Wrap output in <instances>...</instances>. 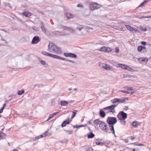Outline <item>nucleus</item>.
Masks as SVG:
<instances>
[{
	"instance_id": "f257e3e1",
	"label": "nucleus",
	"mask_w": 151,
	"mask_h": 151,
	"mask_svg": "<svg viewBox=\"0 0 151 151\" xmlns=\"http://www.w3.org/2000/svg\"><path fill=\"white\" fill-rule=\"evenodd\" d=\"M48 50L50 52L57 54L62 53L61 49L52 43H50L48 46Z\"/></svg>"
},
{
	"instance_id": "f03ea898",
	"label": "nucleus",
	"mask_w": 151,
	"mask_h": 151,
	"mask_svg": "<svg viewBox=\"0 0 151 151\" xmlns=\"http://www.w3.org/2000/svg\"><path fill=\"white\" fill-rule=\"evenodd\" d=\"M42 53L44 55L47 56H49L54 58L57 59L61 60H65V58L61 57L57 55H54L48 52L45 51H42Z\"/></svg>"
},
{
	"instance_id": "7ed1b4c3",
	"label": "nucleus",
	"mask_w": 151,
	"mask_h": 151,
	"mask_svg": "<svg viewBox=\"0 0 151 151\" xmlns=\"http://www.w3.org/2000/svg\"><path fill=\"white\" fill-rule=\"evenodd\" d=\"M100 7V5L96 3L92 2L90 5V8L92 11L98 9Z\"/></svg>"
},
{
	"instance_id": "20e7f679",
	"label": "nucleus",
	"mask_w": 151,
	"mask_h": 151,
	"mask_svg": "<svg viewBox=\"0 0 151 151\" xmlns=\"http://www.w3.org/2000/svg\"><path fill=\"white\" fill-rule=\"evenodd\" d=\"M107 121L109 124L112 125L116 123L117 120L115 117H109L107 119Z\"/></svg>"
},
{
	"instance_id": "39448f33",
	"label": "nucleus",
	"mask_w": 151,
	"mask_h": 151,
	"mask_svg": "<svg viewBox=\"0 0 151 151\" xmlns=\"http://www.w3.org/2000/svg\"><path fill=\"white\" fill-rule=\"evenodd\" d=\"M127 114L123 111H120L117 115L119 119H125L127 118Z\"/></svg>"
},
{
	"instance_id": "423d86ee",
	"label": "nucleus",
	"mask_w": 151,
	"mask_h": 151,
	"mask_svg": "<svg viewBox=\"0 0 151 151\" xmlns=\"http://www.w3.org/2000/svg\"><path fill=\"white\" fill-rule=\"evenodd\" d=\"M126 99L125 98L117 99L115 98L111 100V102L112 103H114L116 102L119 103H123L125 102Z\"/></svg>"
},
{
	"instance_id": "0eeeda50",
	"label": "nucleus",
	"mask_w": 151,
	"mask_h": 151,
	"mask_svg": "<svg viewBox=\"0 0 151 151\" xmlns=\"http://www.w3.org/2000/svg\"><path fill=\"white\" fill-rule=\"evenodd\" d=\"M116 105H113L111 106L106 107L104 109L106 110H109V111L112 113H115V108L116 107Z\"/></svg>"
},
{
	"instance_id": "6e6552de",
	"label": "nucleus",
	"mask_w": 151,
	"mask_h": 151,
	"mask_svg": "<svg viewBox=\"0 0 151 151\" xmlns=\"http://www.w3.org/2000/svg\"><path fill=\"white\" fill-rule=\"evenodd\" d=\"M126 27L129 31L133 33L134 32L136 33L138 31V30L137 28L132 27L130 25H126Z\"/></svg>"
},
{
	"instance_id": "1a4fd4ad",
	"label": "nucleus",
	"mask_w": 151,
	"mask_h": 151,
	"mask_svg": "<svg viewBox=\"0 0 151 151\" xmlns=\"http://www.w3.org/2000/svg\"><path fill=\"white\" fill-rule=\"evenodd\" d=\"M99 50L101 52H108L112 51L110 47L105 46H103Z\"/></svg>"
},
{
	"instance_id": "9d476101",
	"label": "nucleus",
	"mask_w": 151,
	"mask_h": 151,
	"mask_svg": "<svg viewBox=\"0 0 151 151\" xmlns=\"http://www.w3.org/2000/svg\"><path fill=\"white\" fill-rule=\"evenodd\" d=\"M99 127L101 129L106 132H107L108 127L106 124L103 122L101 124L99 125Z\"/></svg>"
},
{
	"instance_id": "9b49d317",
	"label": "nucleus",
	"mask_w": 151,
	"mask_h": 151,
	"mask_svg": "<svg viewBox=\"0 0 151 151\" xmlns=\"http://www.w3.org/2000/svg\"><path fill=\"white\" fill-rule=\"evenodd\" d=\"M64 55L67 57H70L71 58H76V55L72 53H64Z\"/></svg>"
},
{
	"instance_id": "f8f14e48",
	"label": "nucleus",
	"mask_w": 151,
	"mask_h": 151,
	"mask_svg": "<svg viewBox=\"0 0 151 151\" xmlns=\"http://www.w3.org/2000/svg\"><path fill=\"white\" fill-rule=\"evenodd\" d=\"M40 40L39 37L35 36L32 40V43L34 44H37Z\"/></svg>"
},
{
	"instance_id": "ddd939ff",
	"label": "nucleus",
	"mask_w": 151,
	"mask_h": 151,
	"mask_svg": "<svg viewBox=\"0 0 151 151\" xmlns=\"http://www.w3.org/2000/svg\"><path fill=\"white\" fill-rule=\"evenodd\" d=\"M47 131L45 132L43 134L40 135L38 136L37 137L35 138V139H39L43 137H45L46 136H49L50 135V134L47 133Z\"/></svg>"
},
{
	"instance_id": "4468645a",
	"label": "nucleus",
	"mask_w": 151,
	"mask_h": 151,
	"mask_svg": "<svg viewBox=\"0 0 151 151\" xmlns=\"http://www.w3.org/2000/svg\"><path fill=\"white\" fill-rule=\"evenodd\" d=\"M102 122V121H100L99 119H97L94 121L93 123L96 126H98L99 125H100Z\"/></svg>"
},
{
	"instance_id": "2eb2a0df",
	"label": "nucleus",
	"mask_w": 151,
	"mask_h": 151,
	"mask_svg": "<svg viewBox=\"0 0 151 151\" xmlns=\"http://www.w3.org/2000/svg\"><path fill=\"white\" fill-rule=\"evenodd\" d=\"M148 59L145 58H140L138 59V61L141 63L142 62H147L148 61Z\"/></svg>"
},
{
	"instance_id": "dca6fc26",
	"label": "nucleus",
	"mask_w": 151,
	"mask_h": 151,
	"mask_svg": "<svg viewBox=\"0 0 151 151\" xmlns=\"http://www.w3.org/2000/svg\"><path fill=\"white\" fill-rule=\"evenodd\" d=\"M104 69L108 70H113V68L111 66L106 64L105 67H104Z\"/></svg>"
},
{
	"instance_id": "f3484780",
	"label": "nucleus",
	"mask_w": 151,
	"mask_h": 151,
	"mask_svg": "<svg viewBox=\"0 0 151 151\" xmlns=\"http://www.w3.org/2000/svg\"><path fill=\"white\" fill-rule=\"evenodd\" d=\"M142 13H137L136 14V17H138L140 19L141 18H149L151 17H145L144 16H140V15H141Z\"/></svg>"
},
{
	"instance_id": "a211bd4d",
	"label": "nucleus",
	"mask_w": 151,
	"mask_h": 151,
	"mask_svg": "<svg viewBox=\"0 0 151 151\" xmlns=\"http://www.w3.org/2000/svg\"><path fill=\"white\" fill-rule=\"evenodd\" d=\"M68 104V102L65 100L62 101H60V105L61 106H67Z\"/></svg>"
},
{
	"instance_id": "6ab92c4d",
	"label": "nucleus",
	"mask_w": 151,
	"mask_h": 151,
	"mask_svg": "<svg viewBox=\"0 0 151 151\" xmlns=\"http://www.w3.org/2000/svg\"><path fill=\"white\" fill-rule=\"evenodd\" d=\"M67 30L72 33H74L76 32L75 31L74 29H73L71 27H68Z\"/></svg>"
},
{
	"instance_id": "aec40b11",
	"label": "nucleus",
	"mask_w": 151,
	"mask_h": 151,
	"mask_svg": "<svg viewBox=\"0 0 151 151\" xmlns=\"http://www.w3.org/2000/svg\"><path fill=\"white\" fill-rule=\"evenodd\" d=\"M118 66L121 68L123 69H126L127 65L122 64H118Z\"/></svg>"
},
{
	"instance_id": "412c9836",
	"label": "nucleus",
	"mask_w": 151,
	"mask_h": 151,
	"mask_svg": "<svg viewBox=\"0 0 151 151\" xmlns=\"http://www.w3.org/2000/svg\"><path fill=\"white\" fill-rule=\"evenodd\" d=\"M100 114L102 117H104L106 116L105 112L103 110H101L100 111Z\"/></svg>"
},
{
	"instance_id": "4be33fe9",
	"label": "nucleus",
	"mask_w": 151,
	"mask_h": 151,
	"mask_svg": "<svg viewBox=\"0 0 151 151\" xmlns=\"http://www.w3.org/2000/svg\"><path fill=\"white\" fill-rule=\"evenodd\" d=\"M6 137L5 134L4 133L2 132H0V139L2 138H4Z\"/></svg>"
},
{
	"instance_id": "5701e85b",
	"label": "nucleus",
	"mask_w": 151,
	"mask_h": 151,
	"mask_svg": "<svg viewBox=\"0 0 151 151\" xmlns=\"http://www.w3.org/2000/svg\"><path fill=\"white\" fill-rule=\"evenodd\" d=\"M69 123V121H65L63 122L61 125L62 127H63L66 126V124Z\"/></svg>"
},
{
	"instance_id": "b1692460",
	"label": "nucleus",
	"mask_w": 151,
	"mask_h": 151,
	"mask_svg": "<svg viewBox=\"0 0 151 151\" xmlns=\"http://www.w3.org/2000/svg\"><path fill=\"white\" fill-rule=\"evenodd\" d=\"M110 129L112 132V133L114 134H115V131L114 129V126L113 124L110 125Z\"/></svg>"
},
{
	"instance_id": "393cba45",
	"label": "nucleus",
	"mask_w": 151,
	"mask_h": 151,
	"mask_svg": "<svg viewBox=\"0 0 151 151\" xmlns=\"http://www.w3.org/2000/svg\"><path fill=\"white\" fill-rule=\"evenodd\" d=\"M95 136V135L92 132H91L87 136L88 138L89 139L92 138Z\"/></svg>"
},
{
	"instance_id": "a878e982",
	"label": "nucleus",
	"mask_w": 151,
	"mask_h": 151,
	"mask_svg": "<svg viewBox=\"0 0 151 151\" xmlns=\"http://www.w3.org/2000/svg\"><path fill=\"white\" fill-rule=\"evenodd\" d=\"M23 14L26 17H29L31 15V13L29 12H24Z\"/></svg>"
},
{
	"instance_id": "bb28decb",
	"label": "nucleus",
	"mask_w": 151,
	"mask_h": 151,
	"mask_svg": "<svg viewBox=\"0 0 151 151\" xmlns=\"http://www.w3.org/2000/svg\"><path fill=\"white\" fill-rule=\"evenodd\" d=\"M139 124L138 122L136 121L132 122V125L134 127H136L139 125Z\"/></svg>"
},
{
	"instance_id": "cd10ccee",
	"label": "nucleus",
	"mask_w": 151,
	"mask_h": 151,
	"mask_svg": "<svg viewBox=\"0 0 151 151\" xmlns=\"http://www.w3.org/2000/svg\"><path fill=\"white\" fill-rule=\"evenodd\" d=\"M120 120V122L122 125H125L126 124V121L125 119H119Z\"/></svg>"
},
{
	"instance_id": "c85d7f7f",
	"label": "nucleus",
	"mask_w": 151,
	"mask_h": 151,
	"mask_svg": "<svg viewBox=\"0 0 151 151\" xmlns=\"http://www.w3.org/2000/svg\"><path fill=\"white\" fill-rule=\"evenodd\" d=\"M126 68V70H129L130 71L134 72L135 71L133 69L131 68L130 67H129V66H128L127 65V66Z\"/></svg>"
},
{
	"instance_id": "c756f323",
	"label": "nucleus",
	"mask_w": 151,
	"mask_h": 151,
	"mask_svg": "<svg viewBox=\"0 0 151 151\" xmlns=\"http://www.w3.org/2000/svg\"><path fill=\"white\" fill-rule=\"evenodd\" d=\"M66 16L68 19H70L73 17V15L70 13H67L66 14Z\"/></svg>"
},
{
	"instance_id": "7c9ffc66",
	"label": "nucleus",
	"mask_w": 151,
	"mask_h": 151,
	"mask_svg": "<svg viewBox=\"0 0 151 151\" xmlns=\"http://www.w3.org/2000/svg\"><path fill=\"white\" fill-rule=\"evenodd\" d=\"M24 92V90L23 89L21 91H17V94L18 95H22Z\"/></svg>"
},
{
	"instance_id": "2f4dec72",
	"label": "nucleus",
	"mask_w": 151,
	"mask_h": 151,
	"mask_svg": "<svg viewBox=\"0 0 151 151\" xmlns=\"http://www.w3.org/2000/svg\"><path fill=\"white\" fill-rule=\"evenodd\" d=\"M137 49L139 52H141L143 50V46L141 45H139Z\"/></svg>"
},
{
	"instance_id": "473e14b6",
	"label": "nucleus",
	"mask_w": 151,
	"mask_h": 151,
	"mask_svg": "<svg viewBox=\"0 0 151 151\" xmlns=\"http://www.w3.org/2000/svg\"><path fill=\"white\" fill-rule=\"evenodd\" d=\"M77 112V111L76 110H74L73 111L71 117V118H73L74 117Z\"/></svg>"
},
{
	"instance_id": "72a5a7b5",
	"label": "nucleus",
	"mask_w": 151,
	"mask_h": 151,
	"mask_svg": "<svg viewBox=\"0 0 151 151\" xmlns=\"http://www.w3.org/2000/svg\"><path fill=\"white\" fill-rule=\"evenodd\" d=\"M148 2V1H145L144 2L142 3L139 6V7L142 6L145 3H147Z\"/></svg>"
},
{
	"instance_id": "f704fd0d",
	"label": "nucleus",
	"mask_w": 151,
	"mask_h": 151,
	"mask_svg": "<svg viewBox=\"0 0 151 151\" xmlns=\"http://www.w3.org/2000/svg\"><path fill=\"white\" fill-rule=\"evenodd\" d=\"M39 60L40 62L43 65H45L46 64V62L45 61L42 60L40 58L39 59Z\"/></svg>"
},
{
	"instance_id": "c9c22d12",
	"label": "nucleus",
	"mask_w": 151,
	"mask_h": 151,
	"mask_svg": "<svg viewBox=\"0 0 151 151\" xmlns=\"http://www.w3.org/2000/svg\"><path fill=\"white\" fill-rule=\"evenodd\" d=\"M65 132L68 134H71L73 133V131L72 130H66L65 131Z\"/></svg>"
},
{
	"instance_id": "e433bc0d",
	"label": "nucleus",
	"mask_w": 151,
	"mask_h": 151,
	"mask_svg": "<svg viewBox=\"0 0 151 151\" xmlns=\"http://www.w3.org/2000/svg\"><path fill=\"white\" fill-rule=\"evenodd\" d=\"M41 28L42 30V32H44V33H45V32H46V29H45L44 27L43 26V25L41 26Z\"/></svg>"
},
{
	"instance_id": "4c0bfd02",
	"label": "nucleus",
	"mask_w": 151,
	"mask_h": 151,
	"mask_svg": "<svg viewBox=\"0 0 151 151\" xmlns=\"http://www.w3.org/2000/svg\"><path fill=\"white\" fill-rule=\"evenodd\" d=\"M68 27L65 26H61V28L64 30H67Z\"/></svg>"
},
{
	"instance_id": "58836bf2",
	"label": "nucleus",
	"mask_w": 151,
	"mask_h": 151,
	"mask_svg": "<svg viewBox=\"0 0 151 151\" xmlns=\"http://www.w3.org/2000/svg\"><path fill=\"white\" fill-rule=\"evenodd\" d=\"M96 145L100 146H102L104 144V143L99 142H96Z\"/></svg>"
},
{
	"instance_id": "ea45409f",
	"label": "nucleus",
	"mask_w": 151,
	"mask_h": 151,
	"mask_svg": "<svg viewBox=\"0 0 151 151\" xmlns=\"http://www.w3.org/2000/svg\"><path fill=\"white\" fill-rule=\"evenodd\" d=\"M125 88H126L127 89L129 90L133 91V88L132 87H129V86H127Z\"/></svg>"
},
{
	"instance_id": "a19ab883",
	"label": "nucleus",
	"mask_w": 151,
	"mask_h": 151,
	"mask_svg": "<svg viewBox=\"0 0 151 151\" xmlns=\"http://www.w3.org/2000/svg\"><path fill=\"white\" fill-rule=\"evenodd\" d=\"M83 28V27L82 26L80 25L79 27H77L76 28V29H78L79 31H80Z\"/></svg>"
},
{
	"instance_id": "79ce46f5",
	"label": "nucleus",
	"mask_w": 151,
	"mask_h": 151,
	"mask_svg": "<svg viewBox=\"0 0 151 151\" xmlns=\"http://www.w3.org/2000/svg\"><path fill=\"white\" fill-rule=\"evenodd\" d=\"M84 126L83 125H75L73 127L74 128H78L79 127H83Z\"/></svg>"
},
{
	"instance_id": "37998d69",
	"label": "nucleus",
	"mask_w": 151,
	"mask_h": 151,
	"mask_svg": "<svg viewBox=\"0 0 151 151\" xmlns=\"http://www.w3.org/2000/svg\"><path fill=\"white\" fill-rule=\"evenodd\" d=\"M53 114H50V115H49V116L48 117V119L47 120V121H48L49 120H50V119L52 118L53 117Z\"/></svg>"
},
{
	"instance_id": "c03bdc74",
	"label": "nucleus",
	"mask_w": 151,
	"mask_h": 151,
	"mask_svg": "<svg viewBox=\"0 0 151 151\" xmlns=\"http://www.w3.org/2000/svg\"><path fill=\"white\" fill-rule=\"evenodd\" d=\"M126 93H127V94H132L134 93V91H130L128 90L126 91Z\"/></svg>"
},
{
	"instance_id": "a18cd8bd",
	"label": "nucleus",
	"mask_w": 151,
	"mask_h": 151,
	"mask_svg": "<svg viewBox=\"0 0 151 151\" xmlns=\"http://www.w3.org/2000/svg\"><path fill=\"white\" fill-rule=\"evenodd\" d=\"M140 29H141L143 31V32H145L147 30V29L146 28H144L142 27H140Z\"/></svg>"
},
{
	"instance_id": "49530a36",
	"label": "nucleus",
	"mask_w": 151,
	"mask_h": 151,
	"mask_svg": "<svg viewBox=\"0 0 151 151\" xmlns=\"http://www.w3.org/2000/svg\"><path fill=\"white\" fill-rule=\"evenodd\" d=\"M119 50L118 47H116L115 49V52L116 53H118L119 52Z\"/></svg>"
},
{
	"instance_id": "de8ad7c7",
	"label": "nucleus",
	"mask_w": 151,
	"mask_h": 151,
	"mask_svg": "<svg viewBox=\"0 0 151 151\" xmlns=\"http://www.w3.org/2000/svg\"><path fill=\"white\" fill-rule=\"evenodd\" d=\"M93 149L91 148L90 147L88 149H87L86 150V151H93Z\"/></svg>"
},
{
	"instance_id": "09e8293b",
	"label": "nucleus",
	"mask_w": 151,
	"mask_h": 151,
	"mask_svg": "<svg viewBox=\"0 0 151 151\" xmlns=\"http://www.w3.org/2000/svg\"><path fill=\"white\" fill-rule=\"evenodd\" d=\"M106 64L104 63H101V64L100 65L103 68H104V67L105 66V65Z\"/></svg>"
},
{
	"instance_id": "8fccbe9b",
	"label": "nucleus",
	"mask_w": 151,
	"mask_h": 151,
	"mask_svg": "<svg viewBox=\"0 0 151 151\" xmlns=\"http://www.w3.org/2000/svg\"><path fill=\"white\" fill-rule=\"evenodd\" d=\"M77 6L78 7H80L81 8L83 7V5L81 4H79L77 5Z\"/></svg>"
},
{
	"instance_id": "3c124183",
	"label": "nucleus",
	"mask_w": 151,
	"mask_h": 151,
	"mask_svg": "<svg viewBox=\"0 0 151 151\" xmlns=\"http://www.w3.org/2000/svg\"><path fill=\"white\" fill-rule=\"evenodd\" d=\"M65 60H66L67 61H68L70 62H71L73 63H75V62L73 61V60H66L65 58Z\"/></svg>"
},
{
	"instance_id": "603ef678",
	"label": "nucleus",
	"mask_w": 151,
	"mask_h": 151,
	"mask_svg": "<svg viewBox=\"0 0 151 151\" xmlns=\"http://www.w3.org/2000/svg\"><path fill=\"white\" fill-rule=\"evenodd\" d=\"M141 44L143 45H145L146 44V42H145L142 41L141 42Z\"/></svg>"
},
{
	"instance_id": "864d4df0",
	"label": "nucleus",
	"mask_w": 151,
	"mask_h": 151,
	"mask_svg": "<svg viewBox=\"0 0 151 151\" xmlns=\"http://www.w3.org/2000/svg\"><path fill=\"white\" fill-rule=\"evenodd\" d=\"M4 109V107H2L0 109V113H1L3 112V110Z\"/></svg>"
},
{
	"instance_id": "5fc2aeb1",
	"label": "nucleus",
	"mask_w": 151,
	"mask_h": 151,
	"mask_svg": "<svg viewBox=\"0 0 151 151\" xmlns=\"http://www.w3.org/2000/svg\"><path fill=\"white\" fill-rule=\"evenodd\" d=\"M119 92H123L124 93H126V91H124V90H119Z\"/></svg>"
},
{
	"instance_id": "6e6d98bb",
	"label": "nucleus",
	"mask_w": 151,
	"mask_h": 151,
	"mask_svg": "<svg viewBox=\"0 0 151 151\" xmlns=\"http://www.w3.org/2000/svg\"><path fill=\"white\" fill-rule=\"evenodd\" d=\"M58 112H55L53 114H52L53 115V116H55V115H57L58 113Z\"/></svg>"
},
{
	"instance_id": "4d7b16f0",
	"label": "nucleus",
	"mask_w": 151,
	"mask_h": 151,
	"mask_svg": "<svg viewBox=\"0 0 151 151\" xmlns=\"http://www.w3.org/2000/svg\"><path fill=\"white\" fill-rule=\"evenodd\" d=\"M55 99H53L52 100L51 103H55Z\"/></svg>"
},
{
	"instance_id": "13d9d810",
	"label": "nucleus",
	"mask_w": 151,
	"mask_h": 151,
	"mask_svg": "<svg viewBox=\"0 0 151 151\" xmlns=\"http://www.w3.org/2000/svg\"><path fill=\"white\" fill-rule=\"evenodd\" d=\"M124 141L126 142H128L129 140L128 139H125Z\"/></svg>"
},
{
	"instance_id": "bf43d9fd",
	"label": "nucleus",
	"mask_w": 151,
	"mask_h": 151,
	"mask_svg": "<svg viewBox=\"0 0 151 151\" xmlns=\"http://www.w3.org/2000/svg\"><path fill=\"white\" fill-rule=\"evenodd\" d=\"M6 103H5L4 104H3L2 107H4V108L6 106Z\"/></svg>"
},
{
	"instance_id": "052dcab7",
	"label": "nucleus",
	"mask_w": 151,
	"mask_h": 151,
	"mask_svg": "<svg viewBox=\"0 0 151 151\" xmlns=\"http://www.w3.org/2000/svg\"><path fill=\"white\" fill-rule=\"evenodd\" d=\"M113 0L115 3H116L118 1L117 0Z\"/></svg>"
},
{
	"instance_id": "680f3d73",
	"label": "nucleus",
	"mask_w": 151,
	"mask_h": 151,
	"mask_svg": "<svg viewBox=\"0 0 151 151\" xmlns=\"http://www.w3.org/2000/svg\"><path fill=\"white\" fill-rule=\"evenodd\" d=\"M131 139L132 140H133L135 139V137H132L131 138Z\"/></svg>"
},
{
	"instance_id": "e2e57ef3",
	"label": "nucleus",
	"mask_w": 151,
	"mask_h": 151,
	"mask_svg": "<svg viewBox=\"0 0 151 151\" xmlns=\"http://www.w3.org/2000/svg\"><path fill=\"white\" fill-rule=\"evenodd\" d=\"M9 101L10 100H6L5 101V102L6 104L7 103H8Z\"/></svg>"
},
{
	"instance_id": "0e129e2a",
	"label": "nucleus",
	"mask_w": 151,
	"mask_h": 151,
	"mask_svg": "<svg viewBox=\"0 0 151 151\" xmlns=\"http://www.w3.org/2000/svg\"><path fill=\"white\" fill-rule=\"evenodd\" d=\"M137 145H139V146H143V145L141 143V144H138Z\"/></svg>"
},
{
	"instance_id": "69168bd1",
	"label": "nucleus",
	"mask_w": 151,
	"mask_h": 151,
	"mask_svg": "<svg viewBox=\"0 0 151 151\" xmlns=\"http://www.w3.org/2000/svg\"><path fill=\"white\" fill-rule=\"evenodd\" d=\"M146 48V47L145 46L143 47V49H145Z\"/></svg>"
},
{
	"instance_id": "338daca9",
	"label": "nucleus",
	"mask_w": 151,
	"mask_h": 151,
	"mask_svg": "<svg viewBox=\"0 0 151 151\" xmlns=\"http://www.w3.org/2000/svg\"><path fill=\"white\" fill-rule=\"evenodd\" d=\"M13 151H18V150H16V149H14L13 150Z\"/></svg>"
},
{
	"instance_id": "774afa93",
	"label": "nucleus",
	"mask_w": 151,
	"mask_h": 151,
	"mask_svg": "<svg viewBox=\"0 0 151 151\" xmlns=\"http://www.w3.org/2000/svg\"><path fill=\"white\" fill-rule=\"evenodd\" d=\"M68 90L69 91H70V90H71V88H69V89H68Z\"/></svg>"
}]
</instances>
